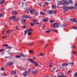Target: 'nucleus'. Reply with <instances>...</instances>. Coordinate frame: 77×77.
Masks as SVG:
<instances>
[{"label":"nucleus","instance_id":"4468645a","mask_svg":"<svg viewBox=\"0 0 77 77\" xmlns=\"http://www.w3.org/2000/svg\"><path fill=\"white\" fill-rule=\"evenodd\" d=\"M29 30L27 29L26 30H25L24 31V35H26V33H28V32H29Z\"/></svg>","mask_w":77,"mask_h":77},{"label":"nucleus","instance_id":"774afa93","mask_svg":"<svg viewBox=\"0 0 77 77\" xmlns=\"http://www.w3.org/2000/svg\"><path fill=\"white\" fill-rule=\"evenodd\" d=\"M45 77H50V76L48 75H47L45 76Z\"/></svg>","mask_w":77,"mask_h":77},{"label":"nucleus","instance_id":"423d86ee","mask_svg":"<svg viewBox=\"0 0 77 77\" xmlns=\"http://www.w3.org/2000/svg\"><path fill=\"white\" fill-rule=\"evenodd\" d=\"M23 75H29V73L27 71H25V72L22 73Z\"/></svg>","mask_w":77,"mask_h":77},{"label":"nucleus","instance_id":"2eb2a0df","mask_svg":"<svg viewBox=\"0 0 77 77\" xmlns=\"http://www.w3.org/2000/svg\"><path fill=\"white\" fill-rule=\"evenodd\" d=\"M13 31H14V30H12V29L7 31V33H11V32H13Z\"/></svg>","mask_w":77,"mask_h":77},{"label":"nucleus","instance_id":"412c9836","mask_svg":"<svg viewBox=\"0 0 77 77\" xmlns=\"http://www.w3.org/2000/svg\"><path fill=\"white\" fill-rule=\"evenodd\" d=\"M68 65V64L67 63H63L62 64V66H67Z\"/></svg>","mask_w":77,"mask_h":77},{"label":"nucleus","instance_id":"dca6fc26","mask_svg":"<svg viewBox=\"0 0 77 77\" xmlns=\"http://www.w3.org/2000/svg\"><path fill=\"white\" fill-rule=\"evenodd\" d=\"M16 17V16H13L10 17V20H13V19H15Z\"/></svg>","mask_w":77,"mask_h":77},{"label":"nucleus","instance_id":"393cba45","mask_svg":"<svg viewBox=\"0 0 77 77\" xmlns=\"http://www.w3.org/2000/svg\"><path fill=\"white\" fill-rule=\"evenodd\" d=\"M28 31H29V32H31V31L33 30V29L32 28H31L28 29Z\"/></svg>","mask_w":77,"mask_h":77},{"label":"nucleus","instance_id":"f03ea898","mask_svg":"<svg viewBox=\"0 0 77 77\" xmlns=\"http://www.w3.org/2000/svg\"><path fill=\"white\" fill-rule=\"evenodd\" d=\"M53 27L55 28L59 27L60 26L59 23L57 22H56L54 23L53 24Z\"/></svg>","mask_w":77,"mask_h":77},{"label":"nucleus","instance_id":"bf43d9fd","mask_svg":"<svg viewBox=\"0 0 77 77\" xmlns=\"http://www.w3.org/2000/svg\"><path fill=\"white\" fill-rule=\"evenodd\" d=\"M18 26H16V27L15 28V29H16V30H17V29H18Z\"/></svg>","mask_w":77,"mask_h":77},{"label":"nucleus","instance_id":"8fccbe9b","mask_svg":"<svg viewBox=\"0 0 77 77\" xmlns=\"http://www.w3.org/2000/svg\"><path fill=\"white\" fill-rule=\"evenodd\" d=\"M14 19H15L16 21H19V20H18V18H16V17H15V18Z\"/></svg>","mask_w":77,"mask_h":77},{"label":"nucleus","instance_id":"a878e982","mask_svg":"<svg viewBox=\"0 0 77 77\" xmlns=\"http://www.w3.org/2000/svg\"><path fill=\"white\" fill-rule=\"evenodd\" d=\"M68 26V24H63L62 25V26H65V27H66Z\"/></svg>","mask_w":77,"mask_h":77},{"label":"nucleus","instance_id":"ddd939ff","mask_svg":"<svg viewBox=\"0 0 77 77\" xmlns=\"http://www.w3.org/2000/svg\"><path fill=\"white\" fill-rule=\"evenodd\" d=\"M5 1L4 0H2L1 1L0 4L1 5H3V4H4V3H5Z\"/></svg>","mask_w":77,"mask_h":77},{"label":"nucleus","instance_id":"72a5a7b5","mask_svg":"<svg viewBox=\"0 0 77 77\" xmlns=\"http://www.w3.org/2000/svg\"><path fill=\"white\" fill-rule=\"evenodd\" d=\"M35 24H41V23L39 22H36L35 23Z\"/></svg>","mask_w":77,"mask_h":77},{"label":"nucleus","instance_id":"1a4fd4ad","mask_svg":"<svg viewBox=\"0 0 77 77\" xmlns=\"http://www.w3.org/2000/svg\"><path fill=\"white\" fill-rule=\"evenodd\" d=\"M12 13L13 14H14V15H17L18 14V12L16 11L15 10L13 11H12Z\"/></svg>","mask_w":77,"mask_h":77},{"label":"nucleus","instance_id":"3c124183","mask_svg":"<svg viewBox=\"0 0 77 77\" xmlns=\"http://www.w3.org/2000/svg\"><path fill=\"white\" fill-rule=\"evenodd\" d=\"M57 29H55L54 30V32H57Z\"/></svg>","mask_w":77,"mask_h":77},{"label":"nucleus","instance_id":"f704fd0d","mask_svg":"<svg viewBox=\"0 0 77 77\" xmlns=\"http://www.w3.org/2000/svg\"><path fill=\"white\" fill-rule=\"evenodd\" d=\"M28 35H32V33L30 32H29L28 33Z\"/></svg>","mask_w":77,"mask_h":77},{"label":"nucleus","instance_id":"aec40b11","mask_svg":"<svg viewBox=\"0 0 77 77\" xmlns=\"http://www.w3.org/2000/svg\"><path fill=\"white\" fill-rule=\"evenodd\" d=\"M34 63V65H35V66H38L39 65V63H36V62L35 61Z\"/></svg>","mask_w":77,"mask_h":77},{"label":"nucleus","instance_id":"5701e85b","mask_svg":"<svg viewBox=\"0 0 77 77\" xmlns=\"http://www.w3.org/2000/svg\"><path fill=\"white\" fill-rule=\"evenodd\" d=\"M26 21V20L23 19H22L20 20V21H21V22H25Z\"/></svg>","mask_w":77,"mask_h":77},{"label":"nucleus","instance_id":"6ab92c4d","mask_svg":"<svg viewBox=\"0 0 77 77\" xmlns=\"http://www.w3.org/2000/svg\"><path fill=\"white\" fill-rule=\"evenodd\" d=\"M24 2H22L21 5V4L20 3V8L21 7H22L24 5Z\"/></svg>","mask_w":77,"mask_h":77},{"label":"nucleus","instance_id":"e433bc0d","mask_svg":"<svg viewBox=\"0 0 77 77\" xmlns=\"http://www.w3.org/2000/svg\"><path fill=\"white\" fill-rule=\"evenodd\" d=\"M35 14H36V16H38V12H35Z\"/></svg>","mask_w":77,"mask_h":77},{"label":"nucleus","instance_id":"9d476101","mask_svg":"<svg viewBox=\"0 0 77 77\" xmlns=\"http://www.w3.org/2000/svg\"><path fill=\"white\" fill-rule=\"evenodd\" d=\"M42 21L43 22H48V20L45 18H44L43 19Z\"/></svg>","mask_w":77,"mask_h":77},{"label":"nucleus","instance_id":"c85d7f7f","mask_svg":"<svg viewBox=\"0 0 77 77\" xmlns=\"http://www.w3.org/2000/svg\"><path fill=\"white\" fill-rule=\"evenodd\" d=\"M69 63V64H71V65H74V63L73 62H70V63Z\"/></svg>","mask_w":77,"mask_h":77},{"label":"nucleus","instance_id":"473e14b6","mask_svg":"<svg viewBox=\"0 0 77 77\" xmlns=\"http://www.w3.org/2000/svg\"><path fill=\"white\" fill-rule=\"evenodd\" d=\"M35 23H31L30 24L31 26H33V25H35Z\"/></svg>","mask_w":77,"mask_h":77},{"label":"nucleus","instance_id":"e2e57ef3","mask_svg":"<svg viewBox=\"0 0 77 77\" xmlns=\"http://www.w3.org/2000/svg\"><path fill=\"white\" fill-rule=\"evenodd\" d=\"M2 34H5V32H4V31H2Z\"/></svg>","mask_w":77,"mask_h":77},{"label":"nucleus","instance_id":"58836bf2","mask_svg":"<svg viewBox=\"0 0 77 77\" xmlns=\"http://www.w3.org/2000/svg\"><path fill=\"white\" fill-rule=\"evenodd\" d=\"M40 14L41 15H44L45 14V13H42V12H41L40 13Z\"/></svg>","mask_w":77,"mask_h":77},{"label":"nucleus","instance_id":"49530a36","mask_svg":"<svg viewBox=\"0 0 77 77\" xmlns=\"http://www.w3.org/2000/svg\"><path fill=\"white\" fill-rule=\"evenodd\" d=\"M40 55L41 56H44L43 54L42 53L40 54Z\"/></svg>","mask_w":77,"mask_h":77},{"label":"nucleus","instance_id":"c756f323","mask_svg":"<svg viewBox=\"0 0 77 77\" xmlns=\"http://www.w3.org/2000/svg\"><path fill=\"white\" fill-rule=\"evenodd\" d=\"M29 52L30 53H33V51L31 50H29Z\"/></svg>","mask_w":77,"mask_h":77},{"label":"nucleus","instance_id":"f3484780","mask_svg":"<svg viewBox=\"0 0 77 77\" xmlns=\"http://www.w3.org/2000/svg\"><path fill=\"white\" fill-rule=\"evenodd\" d=\"M52 9H56V6L54 5V4H53L52 6Z\"/></svg>","mask_w":77,"mask_h":77},{"label":"nucleus","instance_id":"13d9d810","mask_svg":"<svg viewBox=\"0 0 77 77\" xmlns=\"http://www.w3.org/2000/svg\"><path fill=\"white\" fill-rule=\"evenodd\" d=\"M72 53H73V54H76V52H72Z\"/></svg>","mask_w":77,"mask_h":77},{"label":"nucleus","instance_id":"79ce46f5","mask_svg":"<svg viewBox=\"0 0 77 77\" xmlns=\"http://www.w3.org/2000/svg\"><path fill=\"white\" fill-rule=\"evenodd\" d=\"M3 46H5V47H8V44H4L3 45Z\"/></svg>","mask_w":77,"mask_h":77},{"label":"nucleus","instance_id":"9b49d317","mask_svg":"<svg viewBox=\"0 0 77 77\" xmlns=\"http://www.w3.org/2000/svg\"><path fill=\"white\" fill-rule=\"evenodd\" d=\"M47 12L48 13V14H53V12H51V10H48Z\"/></svg>","mask_w":77,"mask_h":77},{"label":"nucleus","instance_id":"052dcab7","mask_svg":"<svg viewBox=\"0 0 77 77\" xmlns=\"http://www.w3.org/2000/svg\"><path fill=\"white\" fill-rule=\"evenodd\" d=\"M3 51V49H2L0 50V52H2V51Z\"/></svg>","mask_w":77,"mask_h":77},{"label":"nucleus","instance_id":"a211bd4d","mask_svg":"<svg viewBox=\"0 0 77 77\" xmlns=\"http://www.w3.org/2000/svg\"><path fill=\"white\" fill-rule=\"evenodd\" d=\"M57 5L58 6H59V5H62V2L58 1L57 3Z\"/></svg>","mask_w":77,"mask_h":77},{"label":"nucleus","instance_id":"4c0bfd02","mask_svg":"<svg viewBox=\"0 0 77 77\" xmlns=\"http://www.w3.org/2000/svg\"><path fill=\"white\" fill-rule=\"evenodd\" d=\"M45 5H48V3L45 2Z\"/></svg>","mask_w":77,"mask_h":77},{"label":"nucleus","instance_id":"2f4dec72","mask_svg":"<svg viewBox=\"0 0 77 77\" xmlns=\"http://www.w3.org/2000/svg\"><path fill=\"white\" fill-rule=\"evenodd\" d=\"M74 76V77H77V72L75 73Z\"/></svg>","mask_w":77,"mask_h":77},{"label":"nucleus","instance_id":"20e7f679","mask_svg":"<svg viewBox=\"0 0 77 77\" xmlns=\"http://www.w3.org/2000/svg\"><path fill=\"white\" fill-rule=\"evenodd\" d=\"M29 12L31 14H33L35 12V10L34 9H31L29 10Z\"/></svg>","mask_w":77,"mask_h":77},{"label":"nucleus","instance_id":"69168bd1","mask_svg":"<svg viewBox=\"0 0 77 77\" xmlns=\"http://www.w3.org/2000/svg\"><path fill=\"white\" fill-rule=\"evenodd\" d=\"M48 46V45H45V48H46V47H47Z\"/></svg>","mask_w":77,"mask_h":77},{"label":"nucleus","instance_id":"37998d69","mask_svg":"<svg viewBox=\"0 0 77 77\" xmlns=\"http://www.w3.org/2000/svg\"><path fill=\"white\" fill-rule=\"evenodd\" d=\"M71 72H72V71H69V72H67V73H68V74H69L70 73H71Z\"/></svg>","mask_w":77,"mask_h":77},{"label":"nucleus","instance_id":"39448f33","mask_svg":"<svg viewBox=\"0 0 77 77\" xmlns=\"http://www.w3.org/2000/svg\"><path fill=\"white\" fill-rule=\"evenodd\" d=\"M30 16L29 15H24L22 17L23 18H29Z\"/></svg>","mask_w":77,"mask_h":77},{"label":"nucleus","instance_id":"f8f14e48","mask_svg":"<svg viewBox=\"0 0 77 77\" xmlns=\"http://www.w3.org/2000/svg\"><path fill=\"white\" fill-rule=\"evenodd\" d=\"M28 60H29V62H31V63H35V61H34L32 59H28Z\"/></svg>","mask_w":77,"mask_h":77},{"label":"nucleus","instance_id":"4be33fe9","mask_svg":"<svg viewBox=\"0 0 77 77\" xmlns=\"http://www.w3.org/2000/svg\"><path fill=\"white\" fill-rule=\"evenodd\" d=\"M12 73L13 74H14V75H16V74H17V72L14 71H13L12 72Z\"/></svg>","mask_w":77,"mask_h":77},{"label":"nucleus","instance_id":"c03bdc74","mask_svg":"<svg viewBox=\"0 0 77 77\" xmlns=\"http://www.w3.org/2000/svg\"><path fill=\"white\" fill-rule=\"evenodd\" d=\"M51 61L49 63L50 64H52L53 63V62H52V60H51Z\"/></svg>","mask_w":77,"mask_h":77},{"label":"nucleus","instance_id":"b1692460","mask_svg":"<svg viewBox=\"0 0 77 77\" xmlns=\"http://www.w3.org/2000/svg\"><path fill=\"white\" fill-rule=\"evenodd\" d=\"M15 57L16 58H21V56L19 55H15Z\"/></svg>","mask_w":77,"mask_h":77},{"label":"nucleus","instance_id":"0eeeda50","mask_svg":"<svg viewBox=\"0 0 77 77\" xmlns=\"http://www.w3.org/2000/svg\"><path fill=\"white\" fill-rule=\"evenodd\" d=\"M13 64H14V63L12 61H10L8 62L7 63V65L8 66H10V65H13Z\"/></svg>","mask_w":77,"mask_h":77},{"label":"nucleus","instance_id":"338daca9","mask_svg":"<svg viewBox=\"0 0 77 77\" xmlns=\"http://www.w3.org/2000/svg\"><path fill=\"white\" fill-rule=\"evenodd\" d=\"M2 17V14H0V17Z\"/></svg>","mask_w":77,"mask_h":77},{"label":"nucleus","instance_id":"a19ab883","mask_svg":"<svg viewBox=\"0 0 77 77\" xmlns=\"http://www.w3.org/2000/svg\"><path fill=\"white\" fill-rule=\"evenodd\" d=\"M1 70H2V71H4L5 70V69L3 68H1Z\"/></svg>","mask_w":77,"mask_h":77},{"label":"nucleus","instance_id":"ea45409f","mask_svg":"<svg viewBox=\"0 0 77 77\" xmlns=\"http://www.w3.org/2000/svg\"><path fill=\"white\" fill-rule=\"evenodd\" d=\"M26 26H23L22 27V29H25L26 28Z\"/></svg>","mask_w":77,"mask_h":77},{"label":"nucleus","instance_id":"bb28decb","mask_svg":"<svg viewBox=\"0 0 77 77\" xmlns=\"http://www.w3.org/2000/svg\"><path fill=\"white\" fill-rule=\"evenodd\" d=\"M10 51V50H8L7 51V53L9 54V55H11V54H12V53L11 52L9 53Z\"/></svg>","mask_w":77,"mask_h":77},{"label":"nucleus","instance_id":"de8ad7c7","mask_svg":"<svg viewBox=\"0 0 77 77\" xmlns=\"http://www.w3.org/2000/svg\"><path fill=\"white\" fill-rule=\"evenodd\" d=\"M72 28L73 29H77V28L74 26H73Z\"/></svg>","mask_w":77,"mask_h":77},{"label":"nucleus","instance_id":"0e129e2a","mask_svg":"<svg viewBox=\"0 0 77 77\" xmlns=\"http://www.w3.org/2000/svg\"><path fill=\"white\" fill-rule=\"evenodd\" d=\"M29 45H31L32 44V43H29Z\"/></svg>","mask_w":77,"mask_h":77},{"label":"nucleus","instance_id":"6e6552de","mask_svg":"<svg viewBox=\"0 0 77 77\" xmlns=\"http://www.w3.org/2000/svg\"><path fill=\"white\" fill-rule=\"evenodd\" d=\"M19 55L20 56H22V57H27V55H24V54L23 53H20V54H19Z\"/></svg>","mask_w":77,"mask_h":77},{"label":"nucleus","instance_id":"7ed1b4c3","mask_svg":"<svg viewBox=\"0 0 77 77\" xmlns=\"http://www.w3.org/2000/svg\"><path fill=\"white\" fill-rule=\"evenodd\" d=\"M70 21L73 23H77V20L74 18H71L70 19Z\"/></svg>","mask_w":77,"mask_h":77},{"label":"nucleus","instance_id":"09e8293b","mask_svg":"<svg viewBox=\"0 0 77 77\" xmlns=\"http://www.w3.org/2000/svg\"><path fill=\"white\" fill-rule=\"evenodd\" d=\"M4 54H5V52H2L1 54V55L2 56H3V55H4Z\"/></svg>","mask_w":77,"mask_h":77},{"label":"nucleus","instance_id":"864d4df0","mask_svg":"<svg viewBox=\"0 0 77 77\" xmlns=\"http://www.w3.org/2000/svg\"><path fill=\"white\" fill-rule=\"evenodd\" d=\"M2 38H3V39H5V38H6V36H5V37L3 36V37H2Z\"/></svg>","mask_w":77,"mask_h":77},{"label":"nucleus","instance_id":"680f3d73","mask_svg":"<svg viewBox=\"0 0 77 77\" xmlns=\"http://www.w3.org/2000/svg\"><path fill=\"white\" fill-rule=\"evenodd\" d=\"M3 10V9L2 8L0 10V12H2V11Z\"/></svg>","mask_w":77,"mask_h":77},{"label":"nucleus","instance_id":"603ef678","mask_svg":"<svg viewBox=\"0 0 77 77\" xmlns=\"http://www.w3.org/2000/svg\"><path fill=\"white\" fill-rule=\"evenodd\" d=\"M32 73L34 74H36L35 73V71H32Z\"/></svg>","mask_w":77,"mask_h":77},{"label":"nucleus","instance_id":"7c9ffc66","mask_svg":"<svg viewBox=\"0 0 77 77\" xmlns=\"http://www.w3.org/2000/svg\"><path fill=\"white\" fill-rule=\"evenodd\" d=\"M50 23H54V21L52 20H51L50 21Z\"/></svg>","mask_w":77,"mask_h":77},{"label":"nucleus","instance_id":"a18cd8bd","mask_svg":"<svg viewBox=\"0 0 77 77\" xmlns=\"http://www.w3.org/2000/svg\"><path fill=\"white\" fill-rule=\"evenodd\" d=\"M2 75L3 76H4V75H7V74H2Z\"/></svg>","mask_w":77,"mask_h":77},{"label":"nucleus","instance_id":"5fc2aeb1","mask_svg":"<svg viewBox=\"0 0 77 77\" xmlns=\"http://www.w3.org/2000/svg\"><path fill=\"white\" fill-rule=\"evenodd\" d=\"M37 20H33V21H34V22H36V21H37Z\"/></svg>","mask_w":77,"mask_h":77},{"label":"nucleus","instance_id":"c9c22d12","mask_svg":"<svg viewBox=\"0 0 77 77\" xmlns=\"http://www.w3.org/2000/svg\"><path fill=\"white\" fill-rule=\"evenodd\" d=\"M46 32L47 33H50V31L47 30L46 31Z\"/></svg>","mask_w":77,"mask_h":77},{"label":"nucleus","instance_id":"4d7b16f0","mask_svg":"<svg viewBox=\"0 0 77 77\" xmlns=\"http://www.w3.org/2000/svg\"><path fill=\"white\" fill-rule=\"evenodd\" d=\"M34 71L35 72V74L36 72H37V70L36 69H35V70Z\"/></svg>","mask_w":77,"mask_h":77},{"label":"nucleus","instance_id":"6e6d98bb","mask_svg":"<svg viewBox=\"0 0 77 77\" xmlns=\"http://www.w3.org/2000/svg\"><path fill=\"white\" fill-rule=\"evenodd\" d=\"M25 12H27V13H28L29 11L28 10H26L25 11Z\"/></svg>","mask_w":77,"mask_h":77},{"label":"nucleus","instance_id":"cd10ccee","mask_svg":"<svg viewBox=\"0 0 77 77\" xmlns=\"http://www.w3.org/2000/svg\"><path fill=\"white\" fill-rule=\"evenodd\" d=\"M6 48H7L8 49H12V47L11 46H8L6 47Z\"/></svg>","mask_w":77,"mask_h":77},{"label":"nucleus","instance_id":"f257e3e1","mask_svg":"<svg viewBox=\"0 0 77 77\" xmlns=\"http://www.w3.org/2000/svg\"><path fill=\"white\" fill-rule=\"evenodd\" d=\"M63 5L64 6H65L66 5H69L70 3L71 4H72V1H71V0H70L69 1H66V0H63Z\"/></svg>","mask_w":77,"mask_h":77}]
</instances>
